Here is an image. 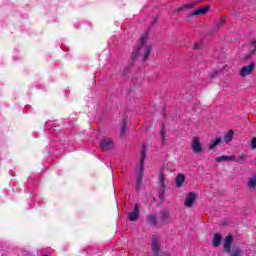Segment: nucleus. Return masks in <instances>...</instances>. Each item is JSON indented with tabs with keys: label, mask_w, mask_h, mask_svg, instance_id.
Here are the masks:
<instances>
[{
	"label": "nucleus",
	"mask_w": 256,
	"mask_h": 256,
	"mask_svg": "<svg viewBox=\"0 0 256 256\" xmlns=\"http://www.w3.org/2000/svg\"><path fill=\"white\" fill-rule=\"evenodd\" d=\"M148 36L147 34H143L140 38L139 45L136 49L132 52V61H137L139 55H143V61H147L149 56L151 55V45L147 43Z\"/></svg>",
	"instance_id": "1"
},
{
	"label": "nucleus",
	"mask_w": 256,
	"mask_h": 256,
	"mask_svg": "<svg viewBox=\"0 0 256 256\" xmlns=\"http://www.w3.org/2000/svg\"><path fill=\"white\" fill-rule=\"evenodd\" d=\"M231 245H233V236L228 235L224 238V253H229L231 256H243V250L236 247L231 251Z\"/></svg>",
	"instance_id": "2"
},
{
	"label": "nucleus",
	"mask_w": 256,
	"mask_h": 256,
	"mask_svg": "<svg viewBox=\"0 0 256 256\" xmlns=\"http://www.w3.org/2000/svg\"><path fill=\"white\" fill-rule=\"evenodd\" d=\"M102 151H111L115 147V143L111 138H104L100 141Z\"/></svg>",
	"instance_id": "3"
},
{
	"label": "nucleus",
	"mask_w": 256,
	"mask_h": 256,
	"mask_svg": "<svg viewBox=\"0 0 256 256\" xmlns=\"http://www.w3.org/2000/svg\"><path fill=\"white\" fill-rule=\"evenodd\" d=\"M191 148H192V151L196 154L203 152V146L201 145V139H199V137L194 136L192 138Z\"/></svg>",
	"instance_id": "4"
},
{
	"label": "nucleus",
	"mask_w": 256,
	"mask_h": 256,
	"mask_svg": "<svg viewBox=\"0 0 256 256\" xmlns=\"http://www.w3.org/2000/svg\"><path fill=\"white\" fill-rule=\"evenodd\" d=\"M255 71V62H251L248 66H243L239 71L240 77H247Z\"/></svg>",
	"instance_id": "5"
},
{
	"label": "nucleus",
	"mask_w": 256,
	"mask_h": 256,
	"mask_svg": "<svg viewBox=\"0 0 256 256\" xmlns=\"http://www.w3.org/2000/svg\"><path fill=\"white\" fill-rule=\"evenodd\" d=\"M161 249V243H159V237L156 235L152 236V254L154 256H159V251Z\"/></svg>",
	"instance_id": "6"
},
{
	"label": "nucleus",
	"mask_w": 256,
	"mask_h": 256,
	"mask_svg": "<svg viewBox=\"0 0 256 256\" xmlns=\"http://www.w3.org/2000/svg\"><path fill=\"white\" fill-rule=\"evenodd\" d=\"M197 199V194L195 192L188 193L186 199L184 200V205L189 209L193 207V203H195Z\"/></svg>",
	"instance_id": "7"
},
{
	"label": "nucleus",
	"mask_w": 256,
	"mask_h": 256,
	"mask_svg": "<svg viewBox=\"0 0 256 256\" xmlns=\"http://www.w3.org/2000/svg\"><path fill=\"white\" fill-rule=\"evenodd\" d=\"M129 221H137L139 219V204L134 205V211L128 214Z\"/></svg>",
	"instance_id": "8"
},
{
	"label": "nucleus",
	"mask_w": 256,
	"mask_h": 256,
	"mask_svg": "<svg viewBox=\"0 0 256 256\" xmlns=\"http://www.w3.org/2000/svg\"><path fill=\"white\" fill-rule=\"evenodd\" d=\"M145 159H147V148L142 149L140 152V171H143V165H145Z\"/></svg>",
	"instance_id": "9"
},
{
	"label": "nucleus",
	"mask_w": 256,
	"mask_h": 256,
	"mask_svg": "<svg viewBox=\"0 0 256 256\" xmlns=\"http://www.w3.org/2000/svg\"><path fill=\"white\" fill-rule=\"evenodd\" d=\"M209 9H211V6H203L190 14V17H193V15H205Z\"/></svg>",
	"instance_id": "10"
},
{
	"label": "nucleus",
	"mask_w": 256,
	"mask_h": 256,
	"mask_svg": "<svg viewBox=\"0 0 256 256\" xmlns=\"http://www.w3.org/2000/svg\"><path fill=\"white\" fill-rule=\"evenodd\" d=\"M215 161L217 163H221V161H237V157L235 155L231 156H219L215 158Z\"/></svg>",
	"instance_id": "11"
},
{
	"label": "nucleus",
	"mask_w": 256,
	"mask_h": 256,
	"mask_svg": "<svg viewBox=\"0 0 256 256\" xmlns=\"http://www.w3.org/2000/svg\"><path fill=\"white\" fill-rule=\"evenodd\" d=\"M223 239V236H221V234L219 233H215L213 240H212V246L213 247H219L221 245V241Z\"/></svg>",
	"instance_id": "12"
},
{
	"label": "nucleus",
	"mask_w": 256,
	"mask_h": 256,
	"mask_svg": "<svg viewBox=\"0 0 256 256\" xmlns=\"http://www.w3.org/2000/svg\"><path fill=\"white\" fill-rule=\"evenodd\" d=\"M176 187H183V183H185V175L183 173H179L175 179Z\"/></svg>",
	"instance_id": "13"
},
{
	"label": "nucleus",
	"mask_w": 256,
	"mask_h": 256,
	"mask_svg": "<svg viewBox=\"0 0 256 256\" xmlns=\"http://www.w3.org/2000/svg\"><path fill=\"white\" fill-rule=\"evenodd\" d=\"M247 185L252 191H255V188H256V176L255 175L248 179Z\"/></svg>",
	"instance_id": "14"
},
{
	"label": "nucleus",
	"mask_w": 256,
	"mask_h": 256,
	"mask_svg": "<svg viewBox=\"0 0 256 256\" xmlns=\"http://www.w3.org/2000/svg\"><path fill=\"white\" fill-rule=\"evenodd\" d=\"M233 135H235V132H233V130H229L224 137L225 143H231V141H233Z\"/></svg>",
	"instance_id": "15"
},
{
	"label": "nucleus",
	"mask_w": 256,
	"mask_h": 256,
	"mask_svg": "<svg viewBox=\"0 0 256 256\" xmlns=\"http://www.w3.org/2000/svg\"><path fill=\"white\" fill-rule=\"evenodd\" d=\"M148 223L150 225H153L154 227L158 225V221H157V216L153 215V214H150L148 216Z\"/></svg>",
	"instance_id": "16"
},
{
	"label": "nucleus",
	"mask_w": 256,
	"mask_h": 256,
	"mask_svg": "<svg viewBox=\"0 0 256 256\" xmlns=\"http://www.w3.org/2000/svg\"><path fill=\"white\" fill-rule=\"evenodd\" d=\"M127 135V121H123V124L120 128V137H125Z\"/></svg>",
	"instance_id": "17"
},
{
	"label": "nucleus",
	"mask_w": 256,
	"mask_h": 256,
	"mask_svg": "<svg viewBox=\"0 0 256 256\" xmlns=\"http://www.w3.org/2000/svg\"><path fill=\"white\" fill-rule=\"evenodd\" d=\"M160 219H161L162 225H165V221H167V219H169V213H167L165 211L160 212Z\"/></svg>",
	"instance_id": "18"
},
{
	"label": "nucleus",
	"mask_w": 256,
	"mask_h": 256,
	"mask_svg": "<svg viewBox=\"0 0 256 256\" xmlns=\"http://www.w3.org/2000/svg\"><path fill=\"white\" fill-rule=\"evenodd\" d=\"M221 143V138H216L215 140L212 141V143L208 146L209 151H212L214 147H217Z\"/></svg>",
	"instance_id": "19"
},
{
	"label": "nucleus",
	"mask_w": 256,
	"mask_h": 256,
	"mask_svg": "<svg viewBox=\"0 0 256 256\" xmlns=\"http://www.w3.org/2000/svg\"><path fill=\"white\" fill-rule=\"evenodd\" d=\"M250 47H251V55H255V53H256V40H252L250 42Z\"/></svg>",
	"instance_id": "20"
},
{
	"label": "nucleus",
	"mask_w": 256,
	"mask_h": 256,
	"mask_svg": "<svg viewBox=\"0 0 256 256\" xmlns=\"http://www.w3.org/2000/svg\"><path fill=\"white\" fill-rule=\"evenodd\" d=\"M160 183L162 185V187H165V175H163V173L160 174Z\"/></svg>",
	"instance_id": "21"
},
{
	"label": "nucleus",
	"mask_w": 256,
	"mask_h": 256,
	"mask_svg": "<svg viewBox=\"0 0 256 256\" xmlns=\"http://www.w3.org/2000/svg\"><path fill=\"white\" fill-rule=\"evenodd\" d=\"M195 2H191L189 4L184 5L185 9H193L195 7Z\"/></svg>",
	"instance_id": "22"
},
{
	"label": "nucleus",
	"mask_w": 256,
	"mask_h": 256,
	"mask_svg": "<svg viewBox=\"0 0 256 256\" xmlns=\"http://www.w3.org/2000/svg\"><path fill=\"white\" fill-rule=\"evenodd\" d=\"M221 25H225V18H220V20L216 23V27H221Z\"/></svg>",
	"instance_id": "23"
},
{
	"label": "nucleus",
	"mask_w": 256,
	"mask_h": 256,
	"mask_svg": "<svg viewBox=\"0 0 256 256\" xmlns=\"http://www.w3.org/2000/svg\"><path fill=\"white\" fill-rule=\"evenodd\" d=\"M246 158H247V155L246 154H242L241 156H239L238 159H236V162L245 161Z\"/></svg>",
	"instance_id": "24"
},
{
	"label": "nucleus",
	"mask_w": 256,
	"mask_h": 256,
	"mask_svg": "<svg viewBox=\"0 0 256 256\" xmlns=\"http://www.w3.org/2000/svg\"><path fill=\"white\" fill-rule=\"evenodd\" d=\"M185 9H186V8H185V5H184V6H182V7L176 8V9H175V12H176V13H179V12H181V11H185Z\"/></svg>",
	"instance_id": "25"
},
{
	"label": "nucleus",
	"mask_w": 256,
	"mask_h": 256,
	"mask_svg": "<svg viewBox=\"0 0 256 256\" xmlns=\"http://www.w3.org/2000/svg\"><path fill=\"white\" fill-rule=\"evenodd\" d=\"M251 146H252V149H256V137L252 139Z\"/></svg>",
	"instance_id": "26"
},
{
	"label": "nucleus",
	"mask_w": 256,
	"mask_h": 256,
	"mask_svg": "<svg viewBox=\"0 0 256 256\" xmlns=\"http://www.w3.org/2000/svg\"><path fill=\"white\" fill-rule=\"evenodd\" d=\"M161 135H162V140H164L165 139V126H162V133H161Z\"/></svg>",
	"instance_id": "27"
},
{
	"label": "nucleus",
	"mask_w": 256,
	"mask_h": 256,
	"mask_svg": "<svg viewBox=\"0 0 256 256\" xmlns=\"http://www.w3.org/2000/svg\"><path fill=\"white\" fill-rule=\"evenodd\" d=\"M194 49H199V44H198V43H196V44L194 45Z\"/></svg>",
	"instance_id": "28"
},
{
	"label": "nucleus",
	"mask_w": 256,
	"mask_h": 256,
	"mask_svg": "<svg viewBox=\"0 0 256 256\" xmlns=\"http://www.w3.org/2000/svg\"><path fill=\"white\" fill-rule=\"evenodd\" d=\"M205 0H197L198 3H203Z\"/></svg>",
	"instance_id": "29"
},
{
	"label": "nucleus",
	"mask_w": 256,
	"mask_h": 256,
	"mask_svg": "<svg viewBox=\"0 0 256 256\" xmlns=\"http://www.w3.org/2000/svg\"><path fill=\"white\" fill-rule=\"evenodd\" d=\"M141 181H142L141 178H139V179H138V183H141Z\"/></svg>",
	"instance_id": "30"
}]
</instances>
